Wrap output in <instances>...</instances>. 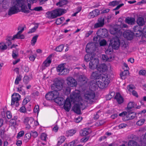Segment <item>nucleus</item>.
<instances>
[{
    "label": "nucleus",
    "mask_w": 146,
    "mask_h": 146,
    "mask_svg": "<svg viewBox=\"0 0 146 146\" xmlns=\"http://www.w3.org/2000/svg\"><path fill=\"white\" fill-rule=\"evenodd\" d=\"M120 28L118 26H114L110 29V33L111 34L115 35L110 41V44L112 48L115 50L118 49L120 44L119 37L122 35V33L120 31Z\"/></svg>",
    "instance_id": "1"
},
{
    "label": "nucleus",
    "mask_w": 146,
    "mask_h": 146,
    "mask_svg": "<svg viewBox=\"0 0 146 146\" xmlns=\"http://www.w3.org/2000/svg\"><path fill=\"white\" fill-rule=\"evenodd\" d=\"M102 81L99 80H93L90 83L91 88H96L97 86L101 88L106 87L110 82V78L109 76L107 74H102L101 76Z\"/></svg>",
    "instance_id": "2"
},
{
    "label": "nucleus",
    "mask_w": 146,
    "mask_h": 146,
    "mask_svg": "<svg viewBox=\"0 0 146 146\" xmlns=\"http://www.w3.org/2000/svg\"><path fill=\"white\" fill-rule=\"evenodd\" d=\"M54 101L58 104L60 106H61L63 104L64 108L67 111H69L71 108V105L69 98H67L65 100L64 98L62 97L59 96L57 98H56L54 99Z\"/></svg>",
    "instance_id": "3"
},
{
    "label": "nucleus",
    "mask_w": 146,
    "mask_h": 146,
    "mask_svg": "<svg viewBox=\"0 0 146 146\" xmlns=\"http://www.w3.org/2000/svg\"><path fill=\"white\" fill-rule=\"evenodd\" d=\"M85 101L87 103L92 104L94 102L96 99V94L93 91H87L84 94L83 96Z\"/></svg>",
    "instance_id": "4"
},
{
    "label": "nucleus",
    "mask_w": 146,
    "mask_h": 146,
    "mask_svg": "<svg viewBox=\"0 0 146 146\" xmlns=\"http://www.w3.org/2000/svg\"><path fill=\"white\" fill-rule=\"evenodd\" d=\"M19 6L18 0L14 2L12 6L9 9L8 12V15L10 16L17 13L20 11Z\"/></svg>",
    "instance_id": "5"
},
{
    "label": "nucleus",
    "mask_w": 146,
    "mask_h": 146,
    "mask_svg": "<svg viewBox=\"0 0 146 146\" xmlns=\"http://www.w3.org/2000/svg\"><path fill=\"white\" fill-rule=\"evenodd\" d=\"M70 98L71 99V101L73 102H78L81 98L80 92L78 90H77L73 92L72 93L70 94Z\"/></svg>",
    "instance_id": "6"
},
{
    "label": "nucleus",
    "mask_w": 146,
    "mask_h": 146,
    "mask_svg": "<svg viewBox=\"0 0 146 146\" xmlns=\"http://www.w3.org/2000/svg\"><path fill=\"white\" fill-rule=\"evenodd\" d=\"M63 85L62 81L60 80H56L54 83L51 85V88L52 90H61L63 88Z\"/></svg>",
    "instance_id": "7"
},
{
    "label": "nucleus",
    "mask_w": 146,
    "mask_h": 146,
    "mask_svg": "<svg viewBox=\"0 0 146 146\" xmlns=\"http://www.w3.org/2000/svg\"><path fill=\"white\" fill-rule=\"evenodd\" d=\"M19 3V8H21V11L25 13H28L30 12L29 10H28L27 5L25 3V0H18Z\"/></svg>",
    "instance_id": "8"
},
{
    "label": "nucleus",
    "mask_w": 146,
    "mask_h": 146,
    "mask_svg": "<svg viewBox=\"0 0 146 146\" xmlns=\"http://www.w3.org/2000/svg\"><path fill=\"white\" fill-rule=\"evenodd\" d=\"M20 99V95L17 93H14L11 96V105L12 106L16 102V106H18L19 104L18 101Z\"/></svg>",
    "instance_id": "9"
},
{
    "label": "nucleus",
    "mask_w": 146,
    "mask_h": 146,
    "mask_svg": "<svg viewBox=\"0 0 146 146\" xmlns=\"http://www.w3.org/2000/svg\"><path fill=\"white\" fill-rule=\"evenodd\" d=\"M133 34L136 37H139L142 35L143 30L141 26H135L133 28Z\"/></svg>",
    "instance_id": "10"
},
{
    "label": "nucleus",
    "mask_w": 146,
    "mask_h": 146,
    "mask_svg": "<svg viewBox=\"0 0 146 146\" xmlns=\"http://www.w3.org/2000/svg\"><path fill=\"white\" fill-rule=\"evenodd\" d=\"M99 63L98 59L95 58H92L90 61L89 64V68L91 69H94L97 68Z\"/></svg>",
    "instance_id": "11"
},
{
    "label": "nucleus",
    "mask_w": 146,
    "mask_h": 146,
    "mask_svg": "<svg viewBox=\"0 0 146 146\" xmlns=\"http://www.w3.org/2000/svg\"><path fill=\"white\" fill-rule=\"evenodd\" d=\"M127 114L125 117L123 118V120L126 121L134 118L136 116L135 113L131 112L130 111H127Z\"/></svg>",
    "instance_id": "12"
},
{
    "label": "nucleus",
    "mask_w": 146,
    "mask_h": 146,
    "mask_svg": "<svg viewBox=\"0 0 146 146\" xmlns=\"http://www.w3.org/2000/svg\"><path fill=\"white\" fill-rule=\"evenodd\" d=\"M67 83L70 87H74L76 86L77 85L76 81L72 77H69L67 79Z\"/></svg>",
    "instance_id": "13"
},
{
    "label": "nucleus",
    "mask_w": 146,
    "mask_h": 146,
    "mask_svg": "<svg viewBox=\"0 0 146 146\" xmlns=\"http://www.w3.org/2000/svg\"><path fill=\"white\" fill-rule=\"evenodd\" d=\"M65 63L61 64L59 65L57 67L56 69L58 72L62 73L63 72L61 75H64L66 74V73L65 72V71H67V69H66L64 67Z\"/></svg>",
    "instance_id": "14"
},
{
    "label": "nucleus",
    "mask_w": 146,
    "mask_h": 146,
    "mask_svg": "<svg viewBox=\"0 0 146 146\" xmlns=\"http://www.w3.org/2000/svg\"><path fill=\"white\" fill-rule=\"evenodd\" d=\"M133 33L129 30L125 31L123 33V36L129 40H131L133 38Z\"/></svg>",
    "instance_id": "15"
},
{
    "label": "nucleus",
    "mask_w": 146,
    "mask_h": 146,
    "mask_svg": "<svg viewBox=\"0 0 146 146\" xmlns=\"http://www.w3.org/2000/svg\"><path fill=\"white\" fill-rule=\"evenodd\" d=\"M97 34L100 35L101 37H106L108 35V31L106 29L100 28L98 30Z\"/></svg>",
    "instance_id": "16"
},
{
    "label": "nucleus",
    "mask_w": 146,
    "mask_h": 146,
    "mask_svg": "<svg viewBox=\"0 0 146 146\" xmlns=\"http://www.w3.org/2000/svg\"><path fill=\"white\" fill-rule=\"evenodd\" d=\"M83 106V104L80 103L75 105L73 108V111L76 113L79 114L81 113L80 108H82L81 106Z\"/></svg>",
    "instance_id": "17"
},
{
    "label": "nucleus",
    "mask_w": 146,
    "mask_h": 146,
    "mask_svg": "<svg viewBox=\"0 0 146 146\" xmlns=\"http://www.w3.org/2000/svg\"><path fill=\"white\" fill-rule=\"evenodd\" d=\"M97 69L100 73L104 72L106 71L108 69L106 65L104 64H102L97 66Z\"/></svg>",
    "instance_id": "18"
},
{
    "label": "nucleus",
    "mask_w": 146,
    "mask_h": 146,
    "mask_svg": "<svg viewBox=\"0 0 146 146\" xmlns=\"http://www.w3.org/2000/svg\"><path fill=\"white\" fill-rule=\"evenodd\" d=\"M91 76L92 79H97L98 80L102 75L100 73L97 71L93 72Z\"/></svg>",
    "instance_id": "19"
},
{
    "label": "nucleus",
    "mask_w": 146,
    "mask_h": 146,
    "mask_svg": "<svg viewBox=\"0 0 146 146\" xmlns=\"http://www.w3.org/2000/svg\"><path fill=\"white\" fill-rule=\"evenodd\" d=\"M95 55L96 54L94 53L86 54L84 58L85 61L87 62L90 61L92 58L94 57Z\"/></svg>",
    "instance_id": "20"
},
{
    "label": "nucleus",
    "mask_w": 146,
    "mask_h": 146,
    "mask_svg": "<svg viewBox=\"0 0 146 146\" xmlns=\"http://www.w3.org/2000/svg\"><path fill=\"white\" fill-rule=\"evenodd\" d=\"M24 30V27H22L21 30L19 31L17 34L15 35V37L18 39H23L25 38V36L23 34L21 35Z\"/></svg>",
    "instance_id": "21"
},
{
    "label": "nucleus",
    "mask_w": 146,
    "mask_h": 146,
    "mask_svg": "<svg viewBox=\"0 0 146 146\" xmlns=\"http://www.w3.org/2000/svg\"><path fill=\"white\" fill-rule=\"evenodd\" d=\"M114 98L119 104H121L123 102V98L119 93H116Z\"/></svg>",
    "instance_id": "22"
},
{
    "label": "nucleus",
    "mask_w": 146,
    "mask_h": 146,
    "mask_svg": "<svg viewBox=\"0 0 146 146\" xmlns=\"http://www.w3.org/2000/svg\"><path fill=\"white\" fill-rule=\"evenodd\" d=\"M15 38H16L15 37L14 35L13 37L11 36L7 37L6 38V41L5 43V44H6L8 46H9L12 44L11 41L12 40H14Z\"/></svg>",
    "instance_id": "23"
},
{
    "label": "nucleus",
    "mask_w": 146,
    "mask_h": 146,
    "mask_svg": "<svg viewBox=\"0 0 146 146\" xmlns=\"http://www.w3.org/2000/svg\"><path fill=\"white\" fill-rule=\"evenodd\" d=\"M34 122V119L32 117H26L24 121L25 123H27L31 125H33Z\"/></svg>",
    "instance_id": "24"
},
{
    "label": "nucleus",
    "mask_w": 146,
    "mask_h": 146,
    "mask_svg": "<svg viewBox=\"0 0 146 146\" xmlns=\"http://www.w3.org/2000/svg\"><path fill=\"white\" fill-rule=\"evenodd\" d=\"M112 57L110 56L105 54H102V60L104 62L110 61H111Z\"/></svg>",
    "instance_id": "25"
},
{
    "label": "nucleus",
    "mask_w": 146,
    "mask_h": 146,
    "mask_svg": "<svg viewBox=\"0 0 146 146\" xmlns=\"http://www.w3.org/2000/svg\"><path fill=\"white\" fill-rule=\"evenodd\" d=\"M138 26H140L143 25L145 23L144 19L142 17H139L137 20Z\"/></svg>",
    "instance_id": "26"
},
{
    "label": "nucleus",
    "mask_w": 146,
    "mask_h": 146,
    "mask_svg": "<svg viewBox=\"0 0 146 146\" xmlns=\"http://www.w3.org/2000/svg\"><path fill=\"white\" fill-rule=\"evenodd\" d=\"M136 105L133 102H130L128 104L127 107V111H130L133 108H135Z\"/></svg>",
    "instance_id": "27"
},
{
    "label": "nucleus",
    "mask_w": 146,
    "mask_h": 146,
    "mask_svg": "<svg viewBox=\"0 0 146 146\" xmlns=\"http://www.w3.org/2000/svg\"><path fill=\"white\" fill-rule=\"evenodd\" d=\"M57 11L58 16H60L66 12V10L61 8H58L56 9Z\"/></svg>",
    "instance_id": "28"
},
{
    "label": "nucleus",
    "mask_w": 146,
    "mask_h": 146,
    "mask_svg": "<svg viewBox=\"0 0 146 146\" xmlns=\"http://www.w3.org/2000/svg\"><path fill=\"white\" fill-rule=\"evenodd\" d=\"M120 46L122 49L123 50H127L129 48L128 44L127 42L123 41L120 43Z\"/></svg>",
    "instance_id": "29"
},
{
    "label": "nucleus",
    "mask_w": 146,
    "mask_h": 146,
    "mask_svg": "<svg viewBox=\"0 0 146 146\" xmlns=\"http://www.w3.org/2000/svg\"><path fill=\"white\" fill-rule=\"evenodd\" d=\"M135 21V19L132 17H127L125 19L126 23L128 24H132L134 23Z\"/></svg>",
    "instance_id": "30"
},
{
    "label": "nucleus",
    "mask_w": 146,
    "mask_h": 146,
    "mask_svg": "<svg viewBox=\"0 0 146 146\" xmlns=\"http://www.w3.org/2000/svg\"><path fill=\"white\" fill-rule=\"evenodd\" d=\"M45 98L47 100H54V98L52 95V93L51 91L46 94L45 96Z\"/></svg>",
    "instance_id": "31"
},
{
    "label": "nucleus",
    "mask_w": 146,
    "mask_h": 146,
    "mask_svg": "<svg viewBox=\"0 0 146 146\" xmlns=\"http://www.w3.org/2000/svg\"><path fill=\"white\" fill-rule=\"evenodd\" d=\"M128 146H140L136 141L133 140H129L128 142Z\"/></svg>",
    "instance_id": "32"
},
{
    "label": "nucleus",
    "mask_w": 146,
    "mask_h": 146,
    "mask_svg": "<svg viewBox=\"0 0 146 146\" xmlns=\"http://www.w3.org/2000/svg\"><path fill=\"white\" fill-rule=\"evenodd\" d=\"M68 2L67 0H62L56 3V5L57 6L59 5L60 7H62L63 5H66Z\"/></svg>",
    "instance_id": "33"
},
{
    "label": "nucleus",
    "mask_w": 146,
    "mask_h": 146,
    "mask_svg": "<svg viewBox=\"0 0 146 146\" xmlns=\"http://www.w3.org/2000/svg\"><path fill=\"white\" fill-rule=\"evenodd\" d=\"M53 91H51L52 94V95L54 98V99L56 98H57L59 96V93L58 92V90H53Z\"/></svg>",
    "instance_id": "34"
},
{
    "label": "nucleus",
    "mask_w": 146,
    "mask_h": 146,
    "mask_svg": "<svg viewBox=\"0 0 146 146\" xmlns=\"http://www.w3.org/2000/svg\"><path fill=\"white\" fill-rule=\"evenodd\" d=\"M19 50L18 49H16V50H14L13 51L12 56L13 58L15 59L18 57L19 55L18 52Z\"/></svg>",
    "instance_id": "35"
},
{
    "label": "nucleus",
    "mask_w": 146,
    "mask_h": 146,
    "mask_svg": "<svg viewBox=\"0 0 146 146\" xmlns=\"http://www.w3.org/2000/svg\"><path fill=\"white\" fill-rule=\"evenodd\" d=\"M129 71L128 70H125L120 74V76L122 79H125V76L127 73H129Z\"/></svg>",
    "instance_id": "36"
},
{
    "label": "nucleus",
    "mask_w": 146,
    "mask_h": 146,
    "mask_svg": "<svg viewBox=\"0 0 146 146\" xmlns=\"http://www.w3.org/2000/svg\"><path fill=\"white\" fill-rule=\"evenodd\" d=\"M65 139V137L64 136H61L59 138V140L57 143V145H60L63 143Z\"/></svg>",
    "instance_id": "37"
},
{
    "label": "nucleus",
    "mask_w": 146,
    "mask_h": 146,
    "mask_svg": "<svg viewBox=\"0 0 146 146\" xmlns=\"http://www.w3.org/2000/svg\"><path fill=\"white\" fill-rule=\"evenodd\" d=\"M7 48V45L4 42H2L0 43V49L2 50H5Z\"/></svg>",
    "instance_id": "38"
},
{
    "label": "nucleus",
    "mask_w": 146,
    "mask_h": 146,
    "mask_svg": "<svg viewBox=\"0 0 146 146\" xmlns=\"http://www.w3.org/2000/svg\"><path fill=\"white\" fill-rule=\"evenodd\" d=\"M52 19H54L58 16V13L56 9L51 11Z\"/></svg>",
    "instance_id": "39"
},
{
    "label": "nucleus",
    "mask_w": 146,
    "mask_h": 146,
    "mask_svg": "<svg viewBox=\"0 0 146 146\" xmlns=\"http://www.w3.org/2000/svg\"><path fill=\"white\" fill-rule=\"evenodd\" d=\"M76 132V131L75 130H70L66 132V134L68 136H71L73 135Z\"/></svg>",
    "instance_id": "40"
},
{
    "label": "nucleus",
    "mask_w": 146,
    "mask_h": 146,
    "mask_svg": "<svg viewBox=\"0 0 146 146\" xmlns=\"http://www.w3.org/2000/svg\"><path fill=\"white\" fill-rule=\"evenodd\" d=\"M89 129L86 128L84 129L82 131V133H81V135L82 136H86L89 134L90 133V132L89 131Z\"/></svg>",
    "instance_id": "41"
},
{
    "label": "nucleus",
    "mask_w": 146,
    "mask_h": 146,
    "mask_svg": "<svg viewBox=\"0 0 146 146\" xmlns=\"http://www.w3.org/2000/svg\"><path fill=\"white\" fill-rule=\"evenodd\" d=\"M38 35H36L34 36L31 40V43L32 45H34L36 42L37 39L38 37Z\"/></svg>",
    "instance_id": "42"
},
{
    "label": "nucleus",
    "mask_w": 146,
    "mask_h": 146,
    "mask_svg": "<svg viewBox=\"0 0 146 146\" xmlns=\"http://www.w3.org/2000/svg\"><path fill=\"white\" fill-rule=\"evenodd\" d=\"M51 62V60L46 59L43 63V64L46 67L48 66Z\"/></svg>",
    "instance_id": "43"
},
{
    "label": "nucleus",
    "mask_w": 146,
    "mask_h": 146,
    "mask_svg": "<svg viewBox=\"0 0 146 146\" xmlns=\"http://www.w3.org/2000/svg\"><path fill=\"white\" fill-rule=\"evenodd\" d=\"M64 46L63 44L60 45L56 48L55 50L57 52H60L62 51Z\"/></svg>",
    "instance_id": "44"
},
{
    "label": "nucleus",
    "mask_w": 146,
    "mask_h": 146,
    "mask_svg": "<svg viewBox=\"0 0 146 146\" xmlns=\"http://www.w3.org/2000/svg\"><path fill=\"white\" fill-rule=\"evenodd\" d=\"M145 120L144 119H141L138 121L137 123V125L139 126L142 125L144 123Z\"/></svg>",
    "instance_id": "45"
},
{
    "label": "nucleus",
    "mask_w": 146,
    "mask_h": 146,
    "mask_svg": "<svg viewBox=\"0 0 146 146\" xmlns=\"http://www.w3.org/2000/svg\"><path fill=\"white\" fill-rule=\"evenodd\" d=\"M31 137V133H26L25 135L24 140H26V141L27 140V141H28L30 139Z\"/></svg>",
    "instance_id": "46"
},
{
    "label": "nucleus",
    "mask_w": 146,
    "mask_h": 146,
    "mask_svg": "<svg viewBox=\"0 0 146 146\" xmlns=\"http://www.w3.org/2000/svg\"><path fill=\"white\" fill-rule=\"evenodd\" d=\"M119 3V1H114L110 3V5H112L113 6L118 5Z\"/></svg>",
    "instance_id": "47"
},
{
    "label": "nucleus",
    "mask_w": 146,
    "mask_h": 146,
    "mask_svg": "<svg viewBox=\"0 0 146 146\" xmlns=\"http://www.w3.org/2000/svg\"><path fill=\"white\" fill-rule=\"evenodd\" d=\"M29 81V78L27 76H25L23 78V82L25 84H27Z\"/></svg>",
    "instance_id": "48"
},
{
    "label": "nucleus",
    "mask_w": 146,
    "mask_h": 146,
    "mask_svg": "<svg viewBox=\"0 0 146 146\" xmlns=\"http://www.w3.org/2000/svg\"><path fill=\"white\" fill-rule=\"evenodd\" d=\"M107 44V42L104 39H103L100 41V44L101 46H104Z\"/></svg>",
    "instance_id": "49"
},
{
    "label": "nucleus",
    "mask_w": 146,
    "mask_h": 146,
    "mask_svg": "<svg viewBox=\"0 0 146 146\" xmlns=\"http://www.w3.org/2000/svg\"><path fill=\"white\" fill-rule=\"evenodd\" d=\"M38 28V26H35L34 27L32 28V29H30V30L28 32V33H31L35 32Z\"/></svg>",
    "instance_id": "50"
},
{
    "label": "nucleus",
    "mask_w": 146,
    "mask_h": 146,
    "mask_svg": "<svg viewBox=\"0 0 146 146\" xmlns=\"http://www.w3.org/2000/svg\"><path fill=\"white\" fill-rule=\"evenodd\" d=\"M102 23H98L95 24L94 27L95 28H98L100 27H102L103 26Z\"/></svg>",
    "instance_id": "51"
},
{
    "label": "nucleus",
    "mask_w": 146,
    "mask_h": 146,
    "mask_svg": "<svg viewBox=\"0 0 146 146\" xmlns=\"http://www.w3.org/2000/svg\"><path fill=\"white\" fill-rule=\"evenodd\" d=\"M98 23H102L103 25H104V17H101L99 18L98 19Z\"/></svg>",
    "instance_id": "52"
},
{
    "label": "nucleus",
    "mask_w": 146,
    "mask_h": 146,
    "mask_svg": "<svg viewBox=\"0 0 146 146\" xmlns=\"http://www.w3.org/2000/svg\"><path fill=\"white\" fill-rule=\"evenodd\" d=\"M93 13L95 17L97 16L100 13V11L98 9H95L93 11Z\"/></svg>",
    "instance_id": "53"
},
{
    "label": "nucleus",
    "mask_w": 146,
    "mask_h": 146,
    "mask_svg": "<svg viewBox=\"0 0 146 146\" xmlns=\"http://www.w3.org/2000/svg\"><path fill=\"white\" fill-rule=\"evenodd\" d=\"M79 80L80 82H83L85 81L86 78L85 77L82 75H80L79 77Z\"/></svg>",
    "instance_id": "54"
},
{
    "label": "nucleus",
    "mask_w": 146,
    "mask_h": 146,
    "mask_svg": "<svg viewBox=\"0 0 146 146\" xmlns=\"http://www.w3.org/2000/svg\"><path fill=\"white\" fill-rule=\"evenodd\" d=\"M46 17L49 19H52V17L51 15V11H48L46 13Z\"/></svg>",
    "instance_id": "55"
},
{
    "label": "nucleus",
    "mask_w": 146,
    "mask_h": 146,
    "mask_svg": "<svg viewBox=\"0 0 146 146\" xmlns=\"http://www.w3.org/2000/svg\"><path fill=\"white\" fill-rule=\"evenodd\" d=\"M113 15L112 14H110L108 15L107 18L108 22H109L110 20H111V19H113Z\"/></svg>",
    "instance_id": "56"
},
{
    "label": "nucleus",
    "mask_w": 146,
    "mask_h": 146,
    "mask_svg": "<svg viewBox=\"0 0 146 146\" xmlns=\"http://www.w3.org/2000/svg\"><path fill=\"white\" fill-rule=\"evenodd\" d=\"M134 87H135L134 86L130 85L127 87V88L130 92H132V91H133V90L134 88Z\"/></svg>",
    "instance_id": "57"
},
{
    "label": "nucleus",
    "mask_w": 146,
    "mask_h": 146,
    "mask_svg": "<svg viewBox=\"0 0 146 146\" xmlns=\"http://www.w3.org/2000/svg\"><path fill=\"white\" fill-rule=\"evenodd\" d=\"M31 136H33L35 138L38 135L37 132L36 131H35L34 132L31 131Z\"/></svg>",
    "instance_id": "58"
},
{
    "label": "nucleus",
    "mask_w": 146,
    "mask_h": 146,
    "mask_svg": "<svg viewBox=\"0 0 146 146\" xmlns=\"http://www.w3.org/2000/svg\"><path fill=\"white\" fill-rule=\"evenodd\" d=\"M20 111L21 112L25 113L26 112V109L24 106H23L21 108L19 109Z\"/></svg>",
    "instance_id": "59"
},
{
    "label": "nucleus",
    "mask_w": 146,
    "mask_h": 146,
    "mask_svg": "<svg viewBox=\"0 0 146 146\" xmlns=\"http://www.w3.org/2000/svg\"><path fill=\"white\" fill-rule=\"evenodd\" d=\"M21 78L20 76H17L15 81V83L16 84H19V82L21 81Z\"/></svg>",
    "instance_id": "60"
},
{
    "label": "nucleus",
    "mask_w": 146,
    "mask_h": 146,
    "mask_svg": "<svg viewBox=\"0 0 146 146\" xmlns=\"http://www.w3.org/2000/svg\"><path fill=\"white\" fill-rule=\"evenodd\" d=\"M39 106L38 105L36 106L34 109V111L35 113H38L39 112Z\"/></svg>",
    "instance_id": "61"
},
{
    "label": "nucleus",
    "mask_w": 146,
    "mask_h": 146,
    "mask_svg": "<svg viewBox=\"0 0 146 146\" xmlns=\"http://www.w3.org/2000/svg\"><path fill=\"white\" fill-rule=\"evenodd\" d=\"M33 10H35L36 11H39L40 10H42V7H36L33 9Z\"/></svg>",
    "instance_id": "62"
},
{
    "label": "nucleus",
    "mask_w": 146,
    "mask_h": 146,
    "mask_svg": "<svg viewBox=\"0 0 146 146\" xmlns=\"http://www.w3.org/2000/svg\"><path fill=\"white\" fill-rule=\"evenodd\" d=\"M82 119V117H79L78 118L75 119L74 121L76 123H78L80 122Z\"/></svg>",
    "instance_id": "63"
},
{
    "label": "nucleus",
    "mask_w": 146,
    "mask_h": 146,
    "mask_svg": "<svg viewBox=\"0 0 146 146\" xmlns=\"http://www.w3.org/2000/svg\"><path fill=\"white\" fill-rule=\"evenodd\" d=\"M30 101V100L28 98H25L23 100L22 102V104L23 105L26 104Z\"/></svg>",
    "instance_id": "64"
}]
</instances>
